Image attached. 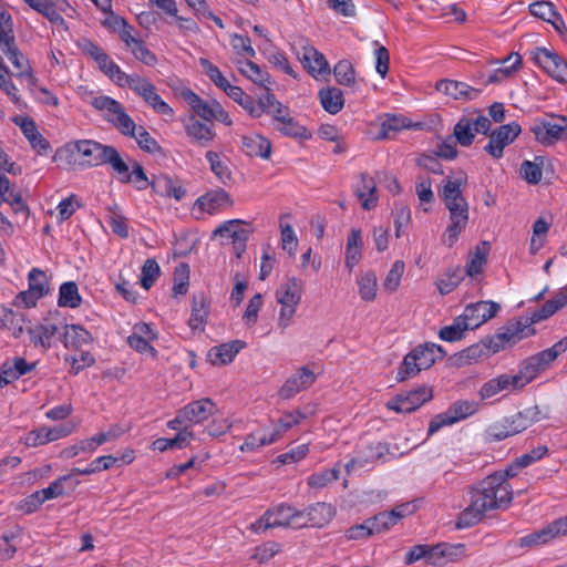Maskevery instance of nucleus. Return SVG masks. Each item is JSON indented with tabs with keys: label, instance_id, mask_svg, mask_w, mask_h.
<instances>
[{
	"label": "nucleus",
	"instance_id": "1",
	"mask_svg": "<svg viewBox=\"0 0 567 567\" xmlns=\"http://www.w3.org/2000/svg\"><path fill=\"white\" fill-rule=\"evenodd\" d=\"M470 504L457 517L456 528L464 529L480 523L485 513L506 509L513 501V489L499 473L486 476L468 489Z\"/></svg>",
	"mask_w": 567,
	"mask_h": 567
},
{
	"label": "nucleus",
	"instance_id": "2",
	"mask_svg": "<svg viewBox=\"0 0 567 567\" xmlns=\"http://www.w3.org/2000/svg\"><path fill=\"white\" fill-rule=\"evenodd\" d=\"M462 179H451L449 177L440 192L451 220L442 239L447 247H452L457 241L460 234L468 223V204L462 194Z\"/></svg>",
	"mask_w": 567,
	"mask_h": 567
},
{
	"label": "nucleus",
	"instance_id": "3",
	"mask_svg": "<svg viewBox=\"0 0 567 567\" xmlns=\"http://www.w3.org/2000/svg\"><path fill=\"white\" fill-rule=\"evenodd\" d=\"M91 105L100 112H105V120L121 134L128 137L135 136L138 127L118 101L107 95H100L91 101Z\"/></svg>",
	"mask_w": 567,
	"mask_h": 567
},
{
	"label": "nucleus",
	"instance_id": "4",
	"mask_svg": "<svg viewBox=\"0 0 567 567\" xmlns=\"http://www.w3.org/2000/svg\"><path fill=\"white\" fill-rule=\"evenodd\" d=\"M303 285L301 279L290 277L281 284L276 291V300L281 305L278 324L286 329L296 313L297 306L301 301Z\"/></svg>",
	"mask_w": 567,
	"mask_h": 567
},
{
	"label": "nucleus",
	"instance_id": "5",
	"mask_svg": "<svg viewBox=\"0 0 567 567\" xmlns=\"http://www.w3.org/2000/svg\"><path fill=\"white\" fill-rule=\"evenodd\" d=\"M250 527L256 533L277 527L300 529L298 509L288 504L276 505L268 508Z\"/></svg>",
	"mask_w": 567,
	"mask_h": 567
},
{
	"label": "nucleus",
	"instance_id": "6",
	"mask_svg": "<svg viewBox=\"0 0 567 567\" xmlns=\"http://www.w3.org/2000/svg\"><path fill=\"white\" fill-rule=\"evenodd\" d=\"M530 132L542 145H554L556 142L567 138V116L550 114L543 118H536Z\"/></svg>",
	"mask_w": 567,
	"mask_h": 567
},
{
	"label": "nucleus",
	"instance_id": "7",
	"mask_svg": "<svg viewBox=\"0 0 567 567\" xmlns=\"http://www.w3.org/2000/svg\"><path fill=\"white\" fill-rule=\"evenodd\" d=\"M526 328L527 326H525L520 318H518L517 320L509 321L507 324L499 328L495 334L485 337L489 352L495 354L507 348H512L520 340L536 333L535 329L527 330Z\"/></svg>",
	"mask_w": 567,
	"mask_h": 567
},
{
	"label": "nucleus",
	"instance_id": "8",
	"mask_svg": "<svg viewBox=\"0 0 567 567\" xmlns=\"http://www.w3.org/2000/svg\"><path fill=\"white\" fill-rule=\"evenodd\" d=\"M478 410V403L475 401L458 400L452 403L449 409L440 414H436L429 424L427 436H432L442 427L452 425L461 420H464Z\"/></svg>",
	"mask_w": 567,
	"mask_h": 567
},
{
	"label": "nucleus",
	"instance_id": "9",
	"mask_svg": "<svg viewBox=\"0 0 567 567\" xmlns=\"http://www.w3.org/2000/svg\"><path fill=\"white\" fill-rule=\"evenodd\" d=\"M433 391L426 385L411 390L405 393H399L392 398L386 404V409L396 413H412L420 406L431 401Z\"/></svg>",
	"mask_w": 567,
	"mask_h": 567
},
{
	"label": "nucleus",
	"instance_id": "10",
	"mask_svg": "<svg viewBox=\"0 0 567 567\" xmlns=\"http://www.w3.org/2000/svg\"><path fill=\"white\" fill-rule=\"evenodd\" d=\"M110 147L111 145H104L92 140H80L68 143L65 151L81 155L84 158L82 165L95 167L104 165Z\"/></svg>",
	"mask_w": 567,
	"mask_h": 567
},
{
	"label": "nucleus",
	"instance_id": "11",
	"mask_svg": "<svg viewBox=\"0 0 567 567\" xmlns=\"http://www.w3.org/2000/svg\"><path fill=\"white\" fill-rule=\"evenodd\" d=\"M532 59L553 79L567 83V63L558 53L540 47L532 51Z\"/></svg>",
	"mask_w": 567,
	"mask_h": 567
},
{
	"label": "nucleus",
	"instance_id": "12",
	"mask_svg": "<svg viewBox=\"0 0 567 567\" xmlns=\"http://www.w3.org/2000/svg\"><path fill=\"white\" fill-rule=\"evenodd\" d=\"M520 132L522 127L517 122L501 125L489 133V141L485 145L484 151L496 159L501 158L504 154V148L512 144Z\"/></svg>",
	"mask_w": 567,
	"mask_h": 567
},
{
	"label": "nucleus",
	"instance_id": "13",
	"mask_svg": "<svg viewBox=\"0 0 567 567\" xmlns=\"http://www.w3.org/2000/svg\"><path fill=\"white\" fill-rule=\"evenodd\" d=\"M131 90L143 101L154 110L157 114L166 115L172 117L174 110L162 100L157 93L156 86L147 79L138 76L134 83H132Z\"/></svg>",
	"mask_w": 567,
	"mask_h": 567
},
{
	"label": "nucleus",
	"instance_id": "14",
	"mask_svg": "<svg viewBox=\"0 0 567 567\" xmlns=\"http://www.w3.org/2000/svg\"><path fill=\"white\" fill-rule=\"evenodd\" d=\"M336 515L332 505L319 502L311 504L302 511L298 509V522L300 528L322 527L328 524Z\"/></svg>",
	"mask_w": 567,
	"mask_h": 567
},
{
	"label": "nucleus",
	"instance_id": "15",
	"mask_svg": "<svg viewBox=\"0 0 567 567\" xmlns=\"http://www.w3.org/2000/svg\"><path fill=\"white\" fill-rule=\"evenodd\" d=\"M501 310L499 303L486 300L467 305L463 311V316L468 322L471 330H474L496 317Z\"/></svg>",
	"mask_w": 567,
	"mask_h": 567
},
{
	"label": "nucleus",
	"instance_id": "16",
	"mask_svg": "<svg viewBox=\"0 0 567 567\" xmlns=\"http://www.w3.org/2000/svg\"><path fill=\"white\" fill-rule=\"evenodd\" d=\"M316 374L308 367L303 365L298 371L289 377L279 390V395L282 399H291L297 393L307 390L316 381Z\"/></svg>",
	"mask_w": 567,
	"mask_h": 567
},
{
	"label": "nucleus",
	"instance_id": "17",
	"mask_svg": "<svg viewBox=\"0 0 567 567\" xmlns=\"http://www.w3.org/2000/svg\"><path fill=\"white\" fill-rule=\"evenodd\" d=\"M558 536H566L560 518L553 520L551 523H549L544 528L537 532L520 537L518 540L514 542V544L522 548H529L535 545L546 544L550 539Z\"/></svg>",
	"mask_w": 567,
	"mask_h": 567
},
{
	"label": "nucleus",
	"instance_id": "18",
	"mask_svg": "<svg viewBox=\"0 0 567 567\" xmlns=\"http://www.w3.org/2000/svg\"><path fill=\"white\" fill-rule=\"evenodd\" d=\"M13 123L18 125L24 137L29 141L31 147L38 152L39 155H47L50 150V143L38 131L35 122L28 116L17 115L12 118Z\"/></svg>",
	"mask_w": 567,
	"mask_h": 567
},
{
	"label": "nucleus",
	"instance_id": "19",
	"mask_svg": "<svg viewBox=\"0 0 567 567\" xmlns=\"http://www.w3.org/2000/svg\"><path fill=\"white\" fill-rule=\"evenodd\" d=\"M189 142L199 147H207L216 137L213 125L200 122L195 115H190L184 125Z\"/></svg>",
	"mask_w": 567,
	"mask_h": 567
},
{
	"label": "nucleus",
	"instance_id": "20",
	"mask_svg": "<svg viewBox=\"0 0 567 567\" xmlns=\"http://www.w3.org/2000/svg\"><path fill=\"white\" fill-rule=\"evenodd\" d=\"M567 305L566 291L560 289L550 300H547L539 309L535 310L530 317H520V320L527 330L534 329L533 324L548 319L559 309Z\"/></svg>",
	"mask_w": 567,
	"mask_h": 567
},
{
	"label": "nucleus",
	"instance_id": "21",
	"mask_svg": "<svg viewBox=\"0 0 567 567\" xmlns=\"http://www.w3.org/2000/svg\"><path fill=\"white\" fill-rule=\"evenodd\" d=\"M182 410V415L189 425L199 424L213 416L217 411L216 404L209 398H203L186 404Z\"/></svg>",
	"mask_w": 567,
	"mask_h": 567
},
{
	"label": "nucleus",
	"instance_id": "22",
	"mask_svg": "<svg viewBox=\"0 0 567 567\" xmlns=\"http://www.w3.org/2000/svg\"><path fill=\"white\" fill-rule=\"evenodd\" d=\"M196 205L210 215L234 206V200L224 188L207 192L197 198Z\"/></svg>",
	"mask_w": 567,
	"mask_h": 567
},
{
	"label": "nucleus",
	"instance_id": "23",
	"mask_svg": "<svg viewBox=\"0 0 567 567\" xmlns=\"http://www.w3.org/2000/svg\"><path fill=\"white\" fill-rule=\"evenodd\" d=\"M435 89L437 92L449 95L454 100L472 101L481 94L480 89H475L464 82L447 79L437 81Z\"/></svg>",
	"mask_w": 567,
	"mask_h": 567
},
{
	"label": "nucleus",
	"instance_id": "24",
	"mask_svg": "<svg viewBox=\"0 0 567 567\" xmlns=\"http://www.w3.org/2000/svg\"><path fill=\"white\" fill-rule=\"evenodd\" d=\"M151 187L155 194L176 200L183 199L186 195V189L183 187L182 183L165 174L154 176L151 182Z\"/></svg>",
	"mask_w": 567,
	"mask_h": 567
},
{
	"label": "nucleus",
	"instance_id": "25",
	"mask_svg": "<svg viewBox=\"0 0 567 567\" xmlns=\"http://www.w3.org/2000/svg\"><path fill=\"white\" fill-rule=\"evenodd\" d=\"M246 347L243 340H233L210 348L207 353L208 361L214 365H224L233 362L241 349Z\"/></svg>",
	"mask_w": 567,
	"mask_h": 567
},
{
	"label": "nucleus",
	"instance_id": "26",
	"mask_svg": "<svg viewBox=\"0 0 567 567\" xmlns=\"http://www.w3.org/2000/svg\"><path fill=\"white\" fill-rule=\"evenodd\" d=\"M241 147L244 153L250 157L268 159L271 154L270 141L260 134L244 135Z\"/></svg>",
	"mask_w": 567,
	"mask_h": 567
},
{
	"label": "nucleus",
	"instance_id": "27",
	"mask_svg": "<svg viewBox=\"0 0 567 567\" xmlns=\"http://www.w3.org/2000/svg\"><path fill=\"white\" fill-rule=\"evenodd\" d=\"M71 473L62 475L53 481L48 487L40 489L44 501L54 499L75 491L80 481L74 480Z\"/></svg>",
	"mask_w": 567,
	"mask_h": 567
},
{
	"label": "nucleus",
	"instance_id": "28",
	"mask_svg": "<svg viewBox=\"0 0 567 567\" xmlns=\"http://www.w3.org/2000/svg\"><path fill=\"white\" fill-rule=\"evenodd\" d=\"M299 59L305 69L313 76H316V74H327L330 72L324 55L311 45L302 47V55Z\"/></svg>",
	"mask_w": 567,
	"mask_h": 567
},
{
	"label": "nucleus",
	"instance_id": "29",
	"mask_svg": "<svg viewBox=\"0 0 567 567\" xmlns=\"http://www.w3.org/2000/svg\"><path fill=\"white\" fill-rule=\"evenodd\" d=\"M132 158L126 156V159L120 154V152L111 145L107 155L104 159V165H110L115 172L117 181L122 184H130L131 177L128 172L131 171Z\"/></svg>",
	"mask_w": 567,
	"mask_h": 567
},
{
	"label": "nucleus",
	"instance_id": "30",
	"mask_svg": "<svg viewBox=\"0 0 567 567\" xmlns=\"http://www.w3.org/2000/svg\"><path fill=\"white\" fill-rule=\"evenodd\" d=\"M59 328L56 324L45 320L34 327L28 329L30 341L34 347H41L44 350L51 348V339L56 334Z\"/></svg>",
	"mask_w": 567,
	"mask_h": 567
},
{
	"label": "nucleus",
	"instance_id": "31",
	"mask_svg": "<svg viewBox=\"0 0 567 567\" xmlns=\"http://www.w3.org/2000/svg\"><path fill=\"white\" fill-rule=\"evenodd\" d=\"M182 96L190 105L192 110L196 114L195 116H198L206 122H212L216 116L215 102L209 104L190 89L183 90Z\"/></svg>",
	"mask_w": 567,
	"mask_h": 567
},
{
	"label": "nucleus",
	"instance_id": "32",
	"mask_svg": "<svg viewBox=\"0 0 567 567\" xmlns=\"http://www.w3.org/2000/svg\"><path fill=\"white\" fill-rule=\"evenodd\" d=\"M491 246L488 241H481L468 255V260L465 266V274L468 277H475L483 272L484 267L487 264V257L489 255Z\"/></svg>",
	"mask_w": 567,
	"mask_h": 567
},
{
	"label": "nucleus",
	"instance_id": "33",
	"mask_svg": "<svg viewBox=\"0 0 567 567\" xmlns=\"http://www.w3.org/2000/svg\"><path fill=\"white\" fill-rule=\"evenodd\" d=\"M209 313L208 303L204 293H195L192 298V313L188 326L192 330L203 331Z\"/></svg>",
	"mask_w": 567,
	"mask_h": 567
},
{
	"label": "nucleus",
	"instance_id": "34",
	"mask_svg": "<svg viewBox=\"0 0 567 567\" xmlns=\"http://www.w3.org/2000/svg\"><path fill=\"white\" fill-rule=\"evenodd\" d=\"M62 342L65 348L80 349L93 341L91 332L80 324H65L62 333Z\"/></svg>",
	"mask_w": 567,
	"mask_h": 567
},
{
	"label": "nucleus",
	"instance_id": "35",
	"mask_svg": "<svg viewBox=\"0 0 567 567\" xmlns=\"http://www.w3.org/2000/svg\"><path fill=\"white\" fill-rule=\"evenodd\" d=\"M17 70L18 78H25L30 85H34L35 78L32 74L28 59L20 51L18 44L2 52Z\"/></svg>",
	"mask_w": 567,
	"mask_h": 567
},
{
	"label": "nucleus",
	"instance_id": "36",
	"mask_svg": "<svg viewBox=\"0 0 567 567\" xmlns=\"http://www.w3.org/2000/svg\"><path fill=\"white\" fill-rule=\"evenodd\" d=\"M362 237L360 229H351L348 239H347V248H346V267L349 271H352L353 268L358 265L362 256Z\"/></svg>",
	"mask_w": 567,
	"mask_h": 567
},
{
	"label": "nucleus",
	"instance_id": "37",
	"mask_svg": "<svg viewBox=\"0 0 567 567\" xmlns=\"http://www.w3.org/2000/svg\"><path fill=\"white\" fill-rule=\"evenodd\" d=\"M411 352L415 354V359L419 361V367L423 368V370L431 368L435 363L437 359L435 352L440 353V359L444 358L446 354L440 344L432 342L420 344Z\"/></svg>",
	"mask_w": 567,
	"mask_h": 567
},
{
	"label": "nucleus",
	"instance_id": "38",
	"mask_svg": "<svg viewBox=\"0 0 567 567\" xmlns=\"http://www.w3.org/2000/svg\"><path fill=\"white\" fill-rule=\"evenodd\" d=\"M30 8L47 18L51 23L63 25L64 18L56 11L59 0H23Z\"/></svg>",
	"mask_w": 567,
	"mask_h": 567
},
{
	"label": "nucleus",
	"instance_id": "39",
	"mask_svg": "<svg viewBox=\"0 0 567 567\" xmlns=\"http://www.w3.org/2000/svg\"><path fill=\"white\" fill-rule=\"evenodd\" d=\"M14 45H17V39L12 16L0 7V51L10 50Z\"/></svg>",
	"mask_w": 567,
	"mask_h": 567
},
{
	"label": "nucleus",
	"instance_id": "40",
	"mask_svg": "<svg viewBox=\"0 0 567 567\" xmlns=\"http://www.w3.org/2000/svg\"><path fill=\"white\" fill-rule=\"evenodd\" d=\"M508 417L513 426V432L518 434L540 420V411L536 405L529 406Z\"/></svg>",
	"mask_w": 567,
	"mask_h": 567
},
{
	"label": "nucleus",
	"instance_id": "41",
	"mask_svg": "<svg viewBox=\"0 0 567 567\" xmlns=\"http://www.w3.org/2000/svg\"><path fill=\"white\" fill-rule=\"evenodd\" d=\"M319 99L323 110L333 115L339 113L344 105L342 91L338 87L321 89Z\"/></svg>",
	"mask_w": 567,
	"mask_h": 567
},
{
	"label": "nucleus",
	"instance_id": "42",
	"mask_svg": "<svg viewBox=\"0 0 567 567\" xmlns=\"http://www.w3.org/2000/svg\"><path fill=\"white\" fill-rule=\"evenodd\" d=\"M504 66L494 70L488 79L485 81V85L492 83H499L504 79L511 76L514 72H516L522 64V56L518 53L509 54L505 60H503Z\"/></svg>",
	"mask_w": 567,
	"mask_h": 567
},
{
	"label": "nucleus",
	"instance_id": "43",
	"mask_svg": "<svg viewBox=\"0 0 567 567\" xmlns=\"http://www.w3.org/2000/svg\"><path fill=\"white\" fill-rule=\"evenodd\" d=\"M275 128L288 137L299 140L311 138V133L291 116L280 117V121L276 123Z\"/></svg>",
	"mask_w": 567,
	"mask_h": 567
},
{
	"label": "nucleus",
	"instance_id": "44",
	"mask_svg": "<svg viewBox=\"0 0 567 567\" xmlns=\"http://www.w3.org/2000/svg\"><path fill=\"white\" fill-rule=\"evenodd\" d=\"M24 321L23 315L14 312L12 309L0 307V328H6L12 331L14 338H19L23 332L22 323Z\"/></svg>",
	"mask_w": 567,
	"mask_h": 567
},
{
	"label": "nucleus",
	"instance_id": "45",
	"mask_svg": "<svg viewBox=\"0 0 567 567\" xmlns=\"http://www.w3.org/2000/svg\"><path fill=\"white\" fill-rule=\"evenodd\" d=\"M227 95L230 99H233L236 103H238L245 111H247L250 116H261L262 109H260V106L256 104L254 97L246 94L241 87L233 85V87H229Z\"/></svg>",
	"mask_w": 567,
	"mask_h": 567
},
{
	"label": "nucleus",
	"instance_id": "46",
	"mask_svg": "<svg viewBox=\"0 0 567 567\" xmlns=\"http://www.w3.org/2000/svg\"><path fill=\"white\" fill-rule=\"evenodd\" d=\"M207 162L209 163L210 171L223 184H228L233 179V173L227 164L223 161L220 154L214 151H208L205 154Z\"/></svg>",
	"mask_w": 567,
	"mask_h": 567
},
{
	"label": "nucleus",
	"instance_id": "47",
	"mask_svg": "<svg viewBox=\"0 0 567 567\" xmlns=\"http://www.w3.org/2000/svg\"><path fill=\"white\" fill-rule=\"evenodd\" d=\"M466 330H471V327L462 313L451 326L441 328L439 337L443 341L455 342L463 339Z\"/></svg>",
	"mask_w": 567,
	"mask_h": 567
},
{
	"label": "nucleus",
	"instance_id": "48",
	"mask_svg": "<svg viewBox=\"0 0 567 567\" xmlns=\"http://www.w3.org/2000/svg\"><path fill=\"white\" fill-rule=\"evenodd\" d=\"M513 435L515 433L508 416L492 423L485 430V440L487 442H499Z\"/></svg>",
	"mask_w": 567,
	"mask_h": 567
},
{
	"label": "nucleus",
	"instance_id": "49",
	"mask_svg": "<svg viewBox=\"0 0 567 567\" xmlns=\"http://www.w3.org/2000/svg\"><path fill=\"white\" fill-rule=\"evenodd\" d=\"M278 441V432H271L270 434L260 433L259 431L248 434L240 445L241 452L256 451L265 445H269Z\"/></svg>",
	"mask_w": 567,
	"mask_h": 567
},
{
	"label": "nucleus",
	"instance_id": "50",
	"mask_svg": "<svg viewBox=\"0 0 567 567\" xmlns=\"http://www.w3.org/2000/svg\"><path fill=\"white\" fill-rule=\"evenodd\" d=\"M82 298L78 285L74 281H66L60 286L58 305L60 307L78 308Z\"/></svg>",
	"mask_w": 567,
	"mask_h": 567
},
{
	"label": "nucleus",
	"instance_id": "51",
	"mask_svg": "<svg viewBox=\"0 0 567 567\" xmlns=\"http://www.w3.org/2000/svg\"><path fill=\"white\" fill-rule=\"evenodd\" d=\"M361 178L363 183V190H358L357 195L361 202L362 208L365 210H371L377 206L378 203V197L375 196L377 185L373 178L368 177L365 174H362Z\"/></svg>",
	"mask_w": 567,
	"mask_h": 567
},
{
	"label": "nucleus",
	"instance_id": "52",
	"mask_svg": "<svg viewBox=\"0 0 567 567\" xmlns=\"http://www.w3.org/2000/svg\"><path fill=\"white\" fill-rule=\"evenodd\" d=\"M118 462L117 456L114 455H103L99 456L95 460H93L87 467L85 468H79L74 467L72 468L73 475H91L101 471L109 470L113 467Z\"/></svg>",
	"mask_w": 567,
	"mask_h": 567
},
{
	"label": "nucleus",
	"instance_id": "53",
	"mask_svg": "<svg viewBox=\"0 0 567 567\" xmlns=\"http://www.w3.org/2000/svg\"><path fill=\"white\" fill-rule=\"evenodd\" d=\"M359 295L364 301H373L377 297V276L374 271H367L358 277Z\"/></svg>",
	"mask_w": 567,
	"mask_h": 567
},
{
	"label": "nucleus",
	"instance_id": "54",
	"mask_svg": "<svg viewBox=\"0 0 567 567\" xmlns=\"http://www.w3.org/2000/svg\"><path fill=\"white\" fill-rule=\"evenodd\" d=\"M463 280V272L460 267L446 269L443 277L437 282L441 295H447L453 291Z\"/></svg>",
	"mask_w": 567,
	"mask_h": 567
},
{
	"label": "nucleus",
	"instance_id": "55",
	"mask_svg": "<svg viewBox=\"0 0 567 567\" xmlns=\"http://www.w3.org/2000/svg\"><path fill=\"white\" fill-rule=\"evenodd\" d=\"M199 64L204 69L205 74L209 78V80L217 87L221 89L227 94V92L229 91V87H233V85L223 75L220 70L206 58H200Z\"/></svg>",
	"mask_w": 567,
	"mask_h": 567
},
{
	"label": "nucleus",
	"instance_id": "56",
	"mask_svg": "<svg viewBox=\"0 0 567 567\" xmlns=\"http://www.w3.org/2000/svg\"><path fill=\"white\" fill-rule=\"evenodd\" d=\"M239 71L243 75L251 80L254 83L261 86H266V83H270V75L268 72L262 71L259 65L255 62L247 60L241 63Z\"/></svg>",
	"mask_w": 567,
	"mask_h": 567
},
{
	"label": "nucleus",
	"instance_id": "57",
	"mask_svg": "<svg viewBox=\"0 0 567 567\" xmlns=\"http://www.w3.org/2000/svg\"><path fill=\"white\" fill-rule=\"evenodd\" d=\"M109 212L110 215L107 218V223L112 228L113 233L120 236L121 238H127L128 227L126 224V218L120 212V207L116 204H114L113 206L109 207Z\"/></svg>",
	"mask_w": 567,
	"mask_h": 567
},
{
	"label": "nucleus",
	"instance_id": "58",
	"mask_svg": "<svg viewBox=\"0 0 567 567\" xmlns=\"http://www.w3.org/2000/svg\"><path fill=\"white\" fill-rule=\"evenodd\" d=\"M337 82L341 85L351 86L355 81V71L349 60H340L333 68Z\"/></svg>",
	"mask_w": 567,
	"mask_h": 567
},
{
	"label": "nucleus",
	"instance_id": "59",
	"mask_svg": "<svg viewBox=\"0 0 567 567\" xmlns=\"http://www.w3.org/2000/svg\"><path fill=\"white\" fill-rule=\"evenodd\" d=\"M489 355H492V352H489L488 344H487L485 338H483L477 343H474V344L467 347L466 349H464L460 353V360L463 361L464 363H472L473 361H476L480 358L489 357Z\"/></svg>",
	"mask_w": 567,
	"mask_h": 567
},
{
	"label": "nucleus",
	"instance_id": "60",
	"mask_svg": "<svg viewBox=\"0 0 567 567\" xmlns=\"http://www.w3.org/2000/svg\"><path fill=\"white\" fill-rule=\"evenodd\" d=\"M422 370L423 368L419 367V361L415 359V354L409 352L398 368L396 380L399 382L405 381L415 377Z\"/></svg>",
	"mask_w": 567,
	"mask_h": 567
},
{
	"label": "nucleus",
	"instance_id": "61",
	"mask_svg": "<svg viewBox=\"0 0 567 567\" xmlns=\"http://www.w3.org/2000/svg\"><path fill=\"white\" fill-rule=\"evenodd\" d=\"M454 136L461 146L472 145L475 134L472 127V121L462 117L454 126Z\"/></svg>",
	"mask_w": 567,
	"mask_h": 567
},
{
	"label": "nucleus",
	"instance_id": "62",
	"mask_svg": "<svg viewBox=\"0 0 567 567\" xmlns=\"http://www.w3.org/2000/svg\"><path fill=\"white\" fill-rule=\"evenodd\" d=\"M133 137L135 138L140 148L144 152L150 154H164L162 146L143 126H138V130Z\"/></svg>",
	"mask_w": 567,
	"mask_h": 567
},
{
	"label": "nucleus",
	"instance_id": "63",
	"mask_svg": "<svg viewBox=\"0 0 567 567\" xmlns=\"http://www.w3.org/2000/svg\"><path fill=\"white\" fill-rule=\"evenodd\" d=\"M29 289L34 291L38 297H43L49 292V282L47 275L39 268H33L28 275Z\"/></svg>",
	"mask_w": 567,
	"mask_h": 567
},
{
	"label": "nucleus",
	"instance_id": "64",
	"mask_svg": "<svg viewBox=\"0 0 567 567\" xmlns=\"http://www.w3.org/2000/svg\"><path fill=\"white\" fill-rule=\"evenodd\" d=\"M373 534H379L390 529L398 524V514L394 512H381L372 517H369Z\"/></svg>",
	"mask_w": 567,
	"mask_h": 567
}]
</instances>
